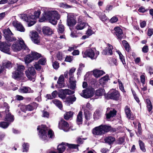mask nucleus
Segmentation results:
<instances>
[{"label": "nucleus", "mask_w": 153, "mask_h": 153, "mask_svg": "<svg viewBox=\"0 0 153 153\" xmlns=\"http://www.w3.org/2000/svg\"><path fill=\"white\" fill-rule=\"evenodd\" d=\"M60 18V15L56 10H49L45 12L43 14V16L39 19L40 22L48 20L53 25L57 24V21Z\"/></svg>", "instance_id": "1"}, {"label": "nucleus", "mask_w": 153, "mask_h": 153, "mask_svg": "<svg viewBox=\"0 0 153 153\" xmlns=\"http://www.w3.org/2000/svg\"><path fill=\"white\" fill-rule=\"evenodd\" d=\"M111 129V127L109 126L101 125L94 128L92 130V133L94 135H101L108 132Z\"/></svg>", "instance_id": "2"}, {"label": "nucleus", "mask_w": 153, "mask_h": 153, "mask_svg": "<svg viewBox=\"0 0 153 153\" xmlns=\"http://www.w3.org/2000/svg\"><path fill=\"white\" fill-rule=\"evenodd\" d=\"M19 43L14 42L12 46V49L15 52L20 51L22 49H24L27 52L29 51V49L24 43V41L21 38H18Z\"/></svg>", "instance_id": "3"}, {"label": "nucleus", "mask_w": 153, "mask_h": 153, "mask_svg": "<svg viewBox=\"0 0 153 153\" xmlns=\"http://www.w3.org/2000/svg\"><path fill=\"white\" fill-rule=\"evenodd\" d=\"M37 129L39 131L38 134L40 138L44 140H47L48 137L46 134L48 129L46 126L44 125L39 126Z\"/></svg>", "instance_id": "4"}, {"label": "nucleus", "mask_w": 153, "mask_h": 153, "mask_svg": "<svg viewBox=\"0 0 153 153\" xmlns=\"http://www.w3.org/2000/svg\"><path fill=\"white\" fill-rule=\"evenodd\" d=\"M3 32L4 36L7 42H11L16 40V39L13 36V34L9 28L4 30Z\"/></svg>", "instance_id": "5"}, {"label": "nucleus", "mask_w": 153, "mask_h": 153, "mask_svg": "<svg viewBox=\"0 0 153 153\" xmlns=\"http://www.w3.org/2000/svg\"><path fill=\"white\" fill-rule=\"evenodd\" d=\"M66 146H68L70 148L77 149L78 148V146L76 145L68 144L67 143H62L59 145L57 147V149L59 153H62L65 150Z\"/></svg>", "instance_id": "6"}, {"label": "nucleus", "mask_w": 153, "mask_h": 153, "mask_svg": "<svg viewBox=\"0 0 153 153\" xmlns=\"http://www.w3.org/2000/svg\"><path fill=\"white\" fill-rule=\"evenodd\" d=\"M107 97L110 99L115 100H120L121 99L119 92L114 89H111L107 94Z\"/></svg>", "instance_id": "7"}, {"label": "nucleus", "mask_w": 153, "mask_h": 153, "mask_svg": "<svg viewBox=\"0 0 153 153\" xmlns=\"http://www.w3.org/2000/svg\"><path fill=\"white\" fill-rule=\"evenodd\" d=\"M25 69V67L22 65H19L17 66V69L13 73L12 77L15 79L19 78L24 75L23 71Z\"/></svg>", "instance_id": "8"}, {"label": "nucleus", "mask_w": 153, "mask_h": 153, "mask_svg": "<svg viewBox=\"0 0 153 153\" xmlns=\"http://www.w3.org/2000/svg\"><path fill=\"white\" fill-rule=\"evenodd\" d=\"M95 48L87 49L85 52H82L83 56L84 58L89 57L91 59H95L97 58V56H95Z\"/></svg>", "instance_id": "9"}, {"label": "nucleus", "mask_w": 153, "mask_h": 153, "mask_svg": "<svg viewBox=\"0 0 153 153\" xmlns=\"http://www.w3.org/2000/svg\"><path fill=\"white\" fill-rule=\"evenodd\" d=\"M94 92V88H88L83 90L82 92L80 93V94L82 97L87 98L91 97L93 95Z\"/></svg>", "instance_id": "10"}, {"label": "nucleus", "mask_w": 153, "mask_h": 153, "mask_svg": "<svg viewBox=\"0 0 153 153\" xmlns=\"http://www.w3.org/2000/svg\"><path fill=\"white\" fill-rule=\"evenodd\" d=\"M10 44H7L6 42H1L0 44V50L3 52L10 54Z\"/></svg>", "instance_id": "11"}, {"label": "nucleus", "mask_w": 153, "mask_h": 153, "mask_svg": "<svg viewBox=\"0 0 153 153\" xmlns=\"http://www.w3.org/2000/svg\"><path fill=\"white\" fill-rule=\"evenodd\" d=\"M26 76L30 79L32 80L35 77L36 72L33 67H29L25 71Z\"/></svg>", "instance_id": "12"}, {"label": "nucleus", "mask_w": 153, "mask_h": 153, "mask_svg": "<svg viewBox=\"0 0 153 153\" xmlns=\"http://www.w3.org/2000/svg\"><path fill=\"white\" fill-rule=\"evenodd\" d=\"M38 104L36 102H33L27 105H22L21 108L22 111L25 112L26 111H31L36 108L38 107Z\"/></svg>", "instance_id": "13"}, {"label": "nucleus", "mask_w": 153, "mask_h": 153, "mask_svg": "<svg viewBox=\"0 0 153 153\" xmlns=\"http://www.w3.org/2000/svg\"><path fill=\"white\" fill-rule=\"evenodd\" d=\"M76 21L74 16L71 14H68L67 16V24L69 26H73L76 24Z\"/></svg>", "instance_id": "14"}, {"label": "nucleus", "mask_w": 153, "mask_h": 153, "mask_svg": "<svg viewBox=\"0 0 153 153\" xmlns=\"http://www.w3.org/2000/svg\"><path fill=\"white\" fill-rule=\"evenodd\" d=\"M69 125L68 123L64 120H61L59 123V127L63 130L64 131H67L69 130Z\"/></svg>", "instance_id": "15"}, {"label": "nucleus", "mask_w": 153, "mask_h": 153, "mask_svg": "<svg viewBox=\"0 0 153 153\" xmlns=\"http://www.w3.org/2000/svg\"><path fill=\"white\" fill-rule=\"evenodd\" d=\"M13 25L17 30L21 32H24L25 29L22 25L17 21H14L13 22Z\"/></svg>", "instance_id": "16"}, {"label": "nucleus", "mask_w": 153, "mask_h": 153, "mask_svg": "<svg viewBox=\"0 0 153 153\" xmlns=\"http://www.w3.org/2000/svg\"><path fill=\"white\" fill-rule=\"evenodd\" d=\"M114 30L115 33L118 38L121 40L123 38L124 36L122 30L119 27H115Z\"/></svg>", "instance_id": "17"}, {"label": "nucleus", "mask_w": 153, "mask_h": 153, "mask_svg": "<svg viewBox=\"0 0 153 153\" xmlns=\"http://www.w3.org/2000/svg\"><path fill=\"white\" fill-rule=\"evenodd\" d=\"M31 39L33 42L36 44H38L40 42V38L37 32H32Z\"/></svg>", "instance_id": "18"}, {"label": "nucleus", "mask_w": 153, "mask_h": 153, "mask_svg": "<svg viewBox=\"0 0 153 153\" xmlns=\"http://www.w3.org/2000/svg\"><path fill=\"white\" fill-rule=\"evenodd\" d=\"M108 46L102 52V53L104 55H111L112 54V50L113 49V46L110 44H108Z\"/></svg>", "instance_id": "19"}, {"label": "nucleus", "mask_w": 153, "mask_h": 153, "mask_svg": "<svg viewBox=\"0 0 153 153\" xmlns=\"http://www.w3.org/2000/svg\"><path fill=\"white\" fill-rule=\"evenodd\" d=\"M125 113L127 117L129 119L133 120L134 119V117L131 114L130 108L128 106H126L125 109Z\"/></svg>", "instance_id": "20"}, {"label": "nucleus", "mask_w": 153, "mask_h": 153, "mask_svg": "<svg viewBox=\"0 0 153 153\" xmlns=\"http://www.w3.org/2000/svg\"><path fill=\"white\" fill-rule=\"evenodd\" d=\"M64 77L63 75H61L59 77L56 85L57 87L62 88L64 86Z\"/></svg>", "instance_id": "21"}, {"label": "nucleus", "mask_w": 153, "mask_h": 153, "mask_svg": "<svg viewBox=\"0 0 153 153\" xmlns=\"http://www.w3.org/2000/svg\"><path fill=\"white\" fill-rule=\"evenodd\" d=\"M42 30L43 33L47 35H50L53 33L52 30L50 27L47 26L43 27Z\"/></svg>", "instance_id": "22"}, {"label": "nucleus", "mask_w": 153, "mask_h": 153, "mask_svg": "<svg viewBox=\"0 0 153 153\" xmlns=\"http://www.w3.org/2000/svg\"><path fill=\"white\" fill-rule=\"evenodd\" d=\"M20 92L23 93H33V90L28 87H24L21 88L19 90Z\"/></svg>", "instance_id": "23"}, {"label": "nucleus", "mask_w": 153, "mask_h": 153, "mask_svg": "<svg viewBox=\"0 0 153 153\" xmlns=\"http://www.w3.org/2000/svg\"><path fill=\"white\" fill-rule=\"evenodd\" d=\"M93 73L96 77L98 78L105 74V73L102 70L95 69L93 71Z\"/></svg>", "instance_id": "24"}, {"label": "nucleus", "mask_w": 153, "mask_h": 153, "mask_svg": "<svg viewBox=\"0 0 153 153\" xmlns=\"http://www.w3.org/2000/svg\"><path fill=\"white\" fill-rule=\"evenodd\" d=\"M29 18L30 19L29 23L28 24L29 26H31L34 24L36 22L35 21L36 19L35 16L34 15H31L30 16H29Z\"/></svg>", "instance_id": "25"}, {"label": "nucleus", "mask_w": 153, "mask_h": 153, "mask_svg": "<svg viewBox=\"0 0 153 153\" xmlns=\"http://www.w3.org/2000/svg\"><path fill=\"white\" fill-rule=\"evenodd\" d=\"M14 120L13 116L10 113H6L4 118V120L8 122L9 123L12 122Z\"/></svg>", "instance_id": "26"}, {"label": "nucleus", "mask_w": 153, "mask_h": 153, "mask_svg": "<svg viewBox=\"0 0 153 153\" xmlns=\"http://www.w3.org/2000/svg\"><path fill=\"white\" fill-rule=\"evenodd\" d=\"M2 66L3 68H10L12 67V63L9 61L4 60L3 61Z\"/></svg>", "instance_id": "27"}, {"label": "nucleus", "mask_w": 153, "mask_h": 153, "mask_svg": "<svg viewBox=\"0 0 153 153\" xmlns=\"http://www.w3.org/2000/svg\"><path fill=\"white\" fill-rule=\"evenodd\" d=\"M69 80L70 88L72 89H74L76 87V81L73 76L70 77Z\"/></svg>", "instance_id": "28"}, {"label": "nucleus", "mask_w": 153, "mask_h": 153, "mask_svg": "<svg viewBox=\"0 0 153 153\" xmlns=\"http://www.w3.org/2000/svg\"><path fill=\"white\" fill-rule=\"evenodd\" d=\"M117 111L114 109L110 110L109 113L106 114V118L109 119L111 117H113L115 116L116 114Z\"/></svg>", "instance_id": "29"}, {"label": "nucleus", "mask_w": 153, "mask_h": 153, "mask_svg": "<svg viewBox=\"0 0 153 153\" xmlns=\"http://www.w3.org/2000/svg\"><path fill=\"white\" fill-rule=\"evenodd\" d=\"M76 100V98L75 97L69 96L67 98L65 102L67 105H69L72 104Z\"/></svg>", "instance_id": "30"}, {"label": "nucleus", "mask_w": 153, "mask_h": 153, "mask_svg": "<svg viewBox=\"0 0 153 153\" xmlns=\"http://www.w3.org/2000/svg\"><path fill=\"white\" fill-rule=\"evenodd\" d=\"M31 53L26 56L25 58V61L26 64H28L34 60Z\"/></svg>", "instance_id": "31"}, {"label": "nucleus", "mask_w": 153, "mask_h": 153, "mask_svg": "<svg viewBox=\"0 0 153 153\" xmlns=\"http://www.w3.org/2000/svg\"><path fill=\"white\" fill-rule=\"evenodd\" d=\"M109 79L108 76L106 75L100 79V83L102 85L104 84L108 81Z\"/></svg>", "instance_id": "32"}, {"label": "nucleus", "mask_w": 153, "mask_h": 153, "mask_svg": "<svg viewBox=\"0 0 153 153\" xmlns=\"http://www.w3.org/2000/svg\"><path fill=\"white\" fill-rule=\"evenodd\" d=\"M76 121L78 124H82V112L80 111L77 116Z\"/></svg>", "instance_id": "33"}, {"label": "nucleus", "mask_w": 153, "mask_h": 153, "mask_svg": "<svg viewBox=\"0 0 153 153\" xmlns=\"http://www.w3.org/2000/svg\"><path fill=\"white\" fill-rule=\"evenodd\" d=\"M115 138L111 136L108 137L105 139V141L106 143H108L109 144L112 143L115 140Z\"/></svg>", "instance_id": "34"}, {"label": "nucleus", "mask_w": 153, "mask_h": 153, "mask_svg": "<svg viewBox=\"0 0 153 153\" xmlns=\"http://www.w3.org/2000/svg\"><path fill=\"white\" fill-rule=\"evenodd\" d=\"M86 25V24L84 22L78 23L76 25V28L77 30H82L84 29Z\"/></svg>", "instance_id": "35"}, {"label": "nucleus", "mask_w": 153, "mask_h": 153, "mask_svg": "<svg viewBox=\"0 0 153 153\" xmlns=\"http://www.w3.org/2000/svg\"><path fill=\"white\" fill-rule=\"evenodd\" d=\"M31 53L34 60H37L41 56L40 54L35 51H32Z\"/></svg>", "instance_id": "36"}, {"label": "nucleus", "mask_w": 153, "mask_h": 153, "mask_svg": "<svg viewBox=\"0 0 153 153\" xmlns=\"http://www.w3.org/2000/svg\"><path fill=\"white\" fill-rule=\"evenodd\" d=\"M53 103L55 104L60 109H61L62 107V105L61 102L59 100L55 99L52 101Z\"/></svg>", "instance_id": "37"}, {"label": "nucleus", "mask_w": 153, "mask_h": 153, "mask_svg": "<svg viewBox=\"0 0 153 153\" xmlns=\"http://www.w3.org/2000/svg\"><path fill=\"white\" fill-rule=\"evenodd\" d=\"M73 112L71 111H69L65 113L64 115V118L66 120H68L70 118L72 117Z\"/></svg>", "instance_id": "38"}, {"label": "nucleus", "mask_w": 153, "mask_h": 153, "mask_svg": "<svg viewBox=\"0 0 153 153\" xmlns=\"http://www.w3.org/2000/svg\"><path fill=\"white\" fill-rule=\"evenodd\" d=\"M105 90L102 89H100L96 90L95 95L97 96H100L104 94Z\"/></svg>", "instance_id": "39"}, {"label": "nucleus", "mask_w": 153, "mask_h": 153, "mask_svg": "<svg viewBox=\"0 0 153 153\" xmlns=\"http://www.w3.org/2000/svg\"><path fill=\"white\" fill-rule=\"evenodd\" d=\"M29 15L25 14H22L20 16L22 20L27 22H30V19L29 18Z\"/></svg>", "instance_id": "40"}, {"label": "nucleus", "mask_w": 153, "mask_h": 153, "mask_svg": "<svg viewBox=\"0 0 153 153\" xmlns=\"http://www.w3.org/2000/svg\"><path fill=\"white\" fill-rule=\"evenodd\" d=\"M146 102L147 104V108L148 109V111L150 112L151 111L152 107L151 102L149 99H146Z\"/></svg>", "instance_id": "41"}, {"label": "nucleus", "mask_w": 153, "mask_h": 153, "mask_svg": "<svg viewBox=\"0 0 153 153\" xmlns=\"http://www.w3.org/2000/svg\"><path fill=\"white\" fill-rule=\"evenodd\" d=\"M122 43L125 50L127 51H129V46L127 42L126 41L124 40L122 41Z\"/></svg>", "instance_id": "42"}, {"label": "nucleus", "mask_w": 153, "mask_h": 153, "mask_svg": "<svg viewBox=\"0 0 153 153\" xmlns=\"http://www.w3.org/2000/svg\"><path fill=\"white\" fill-rule=\"evenodd\" d=\"M101 113L98 111H96L94 114V118L95 120L99 119L100 117Z\"/></svg>", "instance_id": "43"}, {"label": "nucleus", "mask_w": 153, "mask_h": 153, "mask_svg": "<svg viewBox=\"0 0 153 153\" xmlns=\"http://www.w3.org/2000/svg\"><path fill=\"white\" fill-rule=\"evenodd\" d=\"M117 52L118 54L119 55V56L120 57V58L121 60V61L122 62V63L123 65H125L126 64V62H125V59H124V57L122 54L119 51H117Z\"/></svg>", "instance_id": "44"}, {"label": "nucleus", "mask_w": 153, "mask_h": 153, "mask_svg": "<svg viewBox=\"0 0 153 153\" xmlns=\"http://www.w3.org/2000/svg\"><path fill=\"white\" fill-rule=\"evenodd\" d=\"M64 31V27L61 24H59L58 29V31L59 33H62Z\"/></svg>", "instance_id": "45"}, {"label": "nucleus", "mask_w": 153, "mask_h": 153, "mask_svg": "<svg viewBox=\"0 0 153 153\" xmlns=\"http://www.w3.org/2000/svg\"><path fill=\"white\" fill-rule=\"evenodd\" d=\"M56 58L58 60L61 61L64 59V55L62 53L59 52L56 55Z\"/></svg>", "instance_id": "46"}, {"label": "nucleus", "mask_w": 153, "mask_h": 153, "mask_svg": "<svg viewBox=\"0 0 153 153\" xmlns=\"http://www.w3.org/2000/svg\"><path fill=\"white\" fill-rule=\"evenodd\" d=\"M139 143L141 150L143 152H145L146 150L145 148L144 143L141 140H139Z\"/></svg>", "instance_id": "47"}, {"label": "nucleus", "mask_w": 153, "mask_h": 153, "mask_svg": "<svg viewBox=\"0 0 153 153\" xmlns=\"http://www.w3.org/2000/svg\"><path fill=\"white\" fill-rule=\"evenodd\" d=\"M23 152H27L29 150V144L28 143H24L23 145Z\"/></svg>", "instance_id": "48"}, {"label": "nucleus", "mask_w": 153, "mask_h": 153, "mask_svg": "<svg viewBox=\"0 0 153 153\" xmlns=\"http://www.w3.org/2000/svg\"><path fill=\"white\" fill-rule=\"evenodd\" d=\"M9 123L8 122H2L0 124V127L3 128H6L9 126Z\"/></svg>", "instance_id": "49"}, {"label": "nucleus", "mask_w": 153, "mask_h": 153, "mask_svg": "<svg viewBox=\"0 0 153 153\" xmlns=\"http://www.w3.org/2000/svg\"><path fill=\"white\" fill-rule=\"evenodd\" d=\"M59 6L61 7L65 8H69L71 7L70 6L68 5L67 4L62 2L60 3Z\"/></svg>", "instance_id": "50"}, {"label": "nucleus", "mask_w": 153, "mask_h": 153, "mask_svg": "<svg viewBox=\"0 0 153 153\" xmlns=\"http://www.w3.org/2000/svg\"><path fill=\"white\" fill-rule=\"evenodd\" d=\"M91 116V114L89 112H87L86 111L85 112V117L87 120H88L90 119Z\"/></svg>", "instance_id": "51"}, {"label": "nucleus", "mask_w": 153, "mask_h": 153, "mask_svg": "<svg viewBox=\"0 0 153 153\" xmlns=\"http://www.w3.org/2000/svg\"><path fill=\"white\" fill-rule=\"evenodd\" d=\"M125 139L123 137H121L116 141L117 144H124V143Z\"/></svg>", "instance_id": "52"}, {"label": "nucleus", "mask_w": 153, "mask_h": 153, "mask_svg": "<svg viewBox=\"0 0 153 153\" xmlns=\"http://www.w3.org/2000/svg\"><path fill=\"white\" fill-rule=\"evenodd\" d=\"M138 133L137 134L138 136H140L141 134V130L142 128L141 127V124L140 123H139L138 124Z\"/></svg>", "instance_id": "53"}, {"label": "nucleus", "mask_w": 153, "mask_h": 153, "mask_svg": "<svg viewBox=\"0 0 153 153\" xmlns=\"http://www.w3.org/2000/svg\"><path fill=\"white\" fill-rule=\"evenodd\" d=\"M38 63L42 65H45L46 63V59L44 58H41L39 61Z\"/></svg>", "instance_id": "54"}, {"label": "nucleus", "mask_w": 153, "mask_h": 153, "mask_svg": "<svg viewBox=\"0 0 153 153\" xmlns=\"http://www.w3.org/2000/svg\"><path fill=\"white\" fill-rule=\"evenodd\" d=\"M64 92L66 94L69 95L73 94L74 93L73 91H71L69 89H66L65 90H64Z\"/></svg>", "instance_id": "55"}, {"label": "nucleus", "mask_w": 153, "mask_h": 153, "mask_svg": "<svg viewBox=\"0 0 153 153\" xmlns=\"http://www.w3.org/2000/svg\"><path fill=\"white\" fill-rule=\"evenodd\" d=\"M53 66L54 69H57L59 67V64L57 62L55 61L53 62Z\"/></svg>", "instance_id": "56"}, {"label": "nucleus", "mask_w": 153, "mask_h": 153, "mask_svg": "<svg viewBox=\"0 0 153 153\" xmlns=\"http://www.w3.org/2000/svg\"><path fill=\"white\" fill-rule=\"evenodd\" d=\"M138 10L139 12L142 13H144L147 11V9H145V8L143 7H141L138 9Z\"/></svg>", "instance_id": "57"}, {"label": "nucleus", "mask_w": 153, "mask_h": 153, "mask_svg": "<svg viewBox=\"0 0 153 153\" xmlns=\"http://www.w3.org/2000/svg\"><path fill=\"white\" fill-rule=\"evenodd\" d=\"M73 57L72 56H67L65 59V61L66 62H71L72 61Z\"/></svg>", "instance_id": "58"}, {"label": "nucleus", "mask_w": 153, "mask_h": 153, "mask_svg": "<svg viewBox=\"0 0 153 153\" xmlns=\"http://www.w3.org/2000/svg\"><path fill=\"white\" fill-rule=\"evenodd\" d=\"M48 136L50 138L53 137L54 136L53 132L51 130H50L48 131Z\"/></svg>", "instance_id": "59"}, {"label": "nucleus", "mask_w": 153, "mask_h": 153, "mask_svg": "<svg viewBox=\"0 0 153 153\" xmlns=\"http://www.w3.org/2000/svg\"><path fill=\"white\" fill-rule=\"evenodd\" d=\"M41 13L40 10H38L37 11H35L34 12V14L35 16L36 19L38 18Z\"/></svg>", "instance_id": "60"}, {"label": "nucleus", "mask_w": 153, "mask_h": 153, "mask_svg": "<svg viewBox=\"0 0 153 153\" xmlns=\"http://www.w3.org/2000/svg\"><path fill=\"white\" fill-rule=\"evenodd\" d=\"M76 68L74 67L72 68L69 71V75L70 76H72L73 73L74 72Z\"/></svg>", "instance_id": "61"}, {"label": "nucleus", "mask_w": 153, "mask_h": 153, "mask_svg": "<svg viewBox=\"0 0 153 153\" xmlns=\"http://www.w3.org/2000/svg\"><path fill=\"white\" fill-rule=\"evenodd\" d=\"M140 80L141 82L143 83V85L145 82V78L144 75H142L140 76Z\"/></svg>", "instance_id": "62"}, {"label": "nucleus", "mask_w": 153, "mask_h": 153, "mask_svg": "<svg viewBox=\"0 0 153 153\" xmlns=\"http://www.w3.org/2000/svg\"><path fill=\"white\" fill-rule=\"evenodd\" d=\"M118 20L117 17L114 16L110 20V21L111 23H114L117 22Z\"/></svg>", "instance_id": "63"}, {"label": "nucleus", "mask_w": 153, "mask_h": 153, "mask_svg": "<svg viewBox=\"0 0 153 153\" xmlns=\"http://www.w3.org/2000/svg\"><path fill=\"white\" fill-rule=\"evenodd\" d=\"M149 50L148 46L145 45L142 48V51L144 53H146L148 52Z\"/></svg>", "instance_id": "64"}]
</instances>
